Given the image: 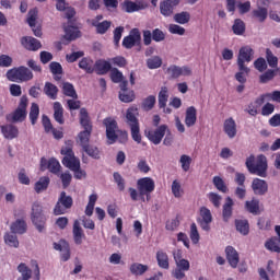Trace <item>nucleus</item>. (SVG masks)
<instances>
[{
    "mask_svg": "<svg viewBox=\"0 0 280 280\" xmlns=\"http://www.w3.org/2000/svg\"><path fill=\"white\" fill-rule=\"evenodd\" d=\"M246 167L250 174L266 178V172L268 171V160L265 155H258L255 163V155H250L246 160Z\"/></svg>",
    "mask_w": 280,
    "mask_h": 280,
    "instance_id": "obj_1",
    "label": "nucleus"
},
{
    "mask_svg": "<svg viewBox=\"0 0 280 280\" xmlns=\"http://www.w3.org/2000/svg\"><path fill=\"white\" fill-rule=\"evenodd\" d=\"M137 115H139V109L136 107L128 108L126 113V124L130 128L133 141H136V143H141V129L139 127Z\"/></svg>",
    "mask_w": 280,
    "mask_h": 280,
    "instance_id": "obj_2",
    "label": "nucleus"
},
{
    "mask_svg": "<svg viewBox=\"0 0 280 280\" xmlns=\"http://www.w3.org/2000/svg\"><path fill=\"white\" fill-rule=\"evenodd\" d=\"M27 96H22L18 108L5 116L7 121L10 124H21L27 117Z\"/></svg>",
    "mask_w": 280,
    "mask_h": 280,
    "instance_id": "obj_3",
    "label": "nucleus"
},
{
    "mask_svg": "<svg viewBox=\"0 0 280 280\" xmlns=\"http://www.w3.org/2000/svg\"><path fill=\"white\" fill-rule=\"evenodd\" d=\"M7 78L10 82H30L34 79V73L27 67H19L8 70Z\"/></svg>",
    "mask_w": 280,
    "mask_h": 280,
    "instance_id": "obj_4",
    "label": "nucleus"
},
{
    "mask_svg": "<svg viewBox=\"0 0 280 280\" xmlns=\"http://www.w3.org/2000/svg\"><path fill=\"white\" fill-rule=\"evenodd\" d=\"M253 56H255V50L252 49L250 46H243L238 50L237 56V65L240 71L246 72V75L250 73V69L244 65L245 62H250L253 60Z\"/></svg>",
    "mask_w": 280,
    "mask_h": 280,
    "instance_id": "obj_5",
    "label": "nucleus"
},
{
    "mask_svg": "<svg viewBox=\"0 0 280 280\" xmlns=\"http://www.w3.org/2000/svg\"><path fill=\"white\" fill-rule=\"evenodd\" d=\"M61 154L63 155L62 165L68 167V170H78L80 167V159L73 153V148L70 144H67L61 149Z\"/></svg>",
    "mask_w": 280,
    "mask_h": 280,
    "instance_id": "obj_6",
    "label": "nucleus"
},
{
    "mask_svg": "<svg viewBox=\"0 0 280 280\" xmlns=\"http://www.w3.org/2000/svg\"><path fill=\"white\" fill-rule=\"evenodd\" d=\"M73 207V198L66 191H61L54 208V215H65Z\"/></svg>",
    "mask_w": 280,
    "mask_h": 280,
    "instance_id": "obj_7",
    "label": "nucleus"
},
{
    "mask_svg": "<svg viewBox=\"0 0 280 280\" xmlns=\"http://www.w3.org/2000/svg\"><path fill=\"white\" fill-rule=\"evenodd\" d=\"M45 214H43V206L40 203L35 202L32 207V221L33 224L36 226L39 233L45 231V222H46Z\"/></svg>",
    "mask_w": 280,
    "mask_h": 280,
    "instance_id": "obj_8",
    "label": "nucleus"
},
{
    "mask_svg": "<svg viewBox=\"0 0 280 280\" xmlns=\"http://www.w3.org/2000/svg\"><path fill=\"white\" fill-rule=\"evenodd\" d=\"M103 124L106 128L107 143L109 145H113V143L117 141V133L119 132V129L117 127V120H115L114 118H105L103 120Z\"/></svg>",
    "mask_w": 280,
    "mask_h": 280,
    "instance_id": "obj_9",
    "label": "nucleus"
},
{
    "mask_svg": "<svg viewBox=\"0 0 280 280\" xmlns=\"http://www.w3.org/2000/svg\"><path fill=\"white\" fill-rule=\"evenodd\" d=\"M137 187H138L140 198L144 200L143 196H148L149 194H152V191H154V187H155L154 179L150 177L140 178L137 182Z\"/></svg>",
    "mask_w": 280,
    "mask_h": 280,
    "instance_id": "obj_10",
    "label": "nucleus"
},
{
    "mask_svg": "<svg viewBox=\"0 0 280 280\" xmlns=\"http://www.w3.org/2000/svg\"><path fill=\"white\" fill-rule=\"evenodd\" d=\"M166 131L170 132V129H167V125H162L155 130L145 131V135L151 143H154V145H159V143L163 141V137H165Z\"/></svg>",
    "mask_w": 280,
    "mask_h": 280,
    "instance_id": "obj_11",
    "label": "nucleus"
},
{
    "mask_svg": "<svg viewBox=\"0 0 280 280\" xmlns=\"http://www.w3.org/2000/svg\"><path fill=\"white\" fill-rule=\"evenodd\" d=\"M37 19H38V11L36 9L31 10L27 14V23L30 27H32L34 36H37V38H40L43 36V28L40 27V24H38Z\"/></svg>",
    "mask_w": 280,
    "mask_h": 280,
    "instance_id": "obj_12",
    "label": "nucleus"
},
{
    "mask_svg": "<svg viewBox=\"0 0 280 280\" xmlns=\"http://www.w3.org/2000/svg\"><path fill=\"white\" fill-rule=\"evenodd\" d=\"M136 45H141V32H139V28L131 30L129 35L122 39V46L126 49H132Z\"/></svg>",
    "mask_w": 280,
    "mask_h": 280,
    "instance_id": "obj_13",
    "label": "nucleus"
},
{
    "mask_svg": "<svg viewBox=\"0 0 280 280\" xmlns=\"http://www.w3.org/2000/svg\"><path fill=\"white\" fill-rule=\"evenodd\" d=\"M199 226H201L202 231H211V222H213V215L211 214V210L206 207L200 209V219H198Z\"/></svg>",
    "mask_w": 280,
    "mask_h": 280,
    "instance_id": "obj_14",
    "label": "nucleus"
},
{
    "mask_svg": "<svg viewBox=\"0 0 280 280\" xmlns=\"http://www.w3.org/2000/svg\"><path fill=\"white\" fill-rule=\"evenodd\" d=\"M167 73L168 75L173 77V78H180V75L184 77H189L191 75V68L184 66V67H178V66H171L167 69Z\"/></svg>",
    "mask_w": 280,
    "mask_h": 280,
    "instance_id": "obj_15",
    "label": "nucleus"
},
{
    "mask_svg": "<svg viewBox=\"0 0 280 280\" xmlns=\"http://www.w3.org/2000/svg\"><path fill=\"white\" fill-rule=\"evenodd\" d=\"M223 130L229 139H235V137L237 136V124L235 122V119H225L223 122Z\"/></svg>",
    "mask_w": 280,
    "mask_h": 280,
    "instance_id": "obj_16",
    "label": "nucleus"
},
{
    "mask_svg": "<svg viewBox=\"0 0 280 280\" xmlns=\"http://www.w3.org/2000/svg\"><path fill=\"white\" fill-rule=\"evenodd\" d=\"M252 189L256 196H264L268 192V183L264 179L255 178L252 183Z\"/></svg>",
    "mask_w": 280,
    "mask_h": 280,
    "instance_id": "obj_17",
    "label": "nucleus"
},
{
    "mask_svg": "<svg viewBox=\"0 0 280 280\" xmlns=\"http://www.w3.org/2000/svg\"><path fill=\"white\" fill-rule=\"evenodd\" d=\"M21 44L25 49H28V51H38V49L43 47L40 40L34 37H22Z\"/></svg>",
    "mask_w": 280,
    "mask_h": 280,
    "instance_id": "obj_18",
    "label": "nucleus"
},
{
    "mask_svg": "<svg viewBox=\"0 0 280 280\" xmlns=\"http://www.w3.org/2000/svg\"><path fill=\"white\" fill-rule=\"evenodd\" d=\"M72 235H73L74 244H77V246L82 245V240L86 237V235L84 234V230H82V226H80L79 220H75L73 222Z\"/></svg>",
    "mask_w": 280,
    "mask_h": 280,
    "instance_id": "obj_19",
    "label": "nucleus"
},
{
    "mask_svg": "<svg viewBox=\"0 0 280 280\" xmlns=\"http://www.w3.org/2000/svg\"><path fill=\"white\" fill-rule=\"evenodd\" d=\"M226 259L231 266V268H237V264H240V254L233 246H228L225 248Z\"/></svg>",
    "mask_w": 280,
    "mask_h": 280,
    "instance_id": "obj_20",
    "label": "nucleus"
},
{
    "mask_svg": "<svg viewBox=\"0 0 280 280\" xmlns=\"http://www.w3.org/2000/svg\"><path fill=\"white\" fill-rule=\"evenodd\" d=\"M145 8H148V5L143 2H132L130 0L122 2V10L128 13L139 12V10H145Z\"/></svg>",
    "mask_w": 280,
    "mask_h": 280,
    "instance_id": "obj_21",
    "label": "nucleus"
},
{
    "mask_svg": "<svg viewBox=\"0 0 280 280\" xmlns=\"http://www.w3.org/2000/svg\"><path fill=\"white\" fill-rule=\"evenodd\" d=\"M196 121H198V110H196V107L190 106L186 109L185 124L187 128H191L196 126Z\"/></svg>",
    "mask_w": 280,
    "mask_h": 280,
    "instance_id": "obj_22",
    "label": "nucleus"
},
{
    "mask_svg": "<svg viewBox=\"0 0 280 280\" xmlns=\"http://www.w3.org/2000/svg\"><path fill=\"white\" fill-rule=\"evenodd\" d=\"M110 70V62L104 59H100L94 63V71L97 73V75H106V73H108Z\"/></svg>",
    "mask_w": 280,
    "mask_h": 280,
    "instance_id": "obj_23",
    "label": "nucleus"
},
{
    "mask_svg": "<svg viewBox=\"0 0 280 280\" xmlns=\"http://www.w3.org/2000/svg\"><path fill=\"white\" fill-rule=\"evenodd\" d=\"M10 229L11 233H14V235H23L27 232V224L24 220L18 219L11 224Z\"/></svg>",
    "mask_w": 280,
    "mask_h": 280,
    "instance_id": "obj_24",
    "label": "nucleus"
},
{
    "mask_svg": "<svg viewBox=\"0 0 280 280\" xmlns=\"http://www.w3.org/2000/svg\"><path fill=\"white\" fill-rule=\"evenodd\" d=\"M1 132L4 139H16L19 137V128L14 125L1 126Z\"/></svg>",
    "mask_w": 280,
    "mask_h": 280,
    "instance_id": "obj_25",
    "label": "nucleus"
},
{
    "mask_svg": "<svg viewBox=\"0 0 280 280\" xmlns=\"http://www.w3.org/2000/svg\"><path fill=\"white\" fill-rule=\"evenodd\" d=\"M233 199L231 197H228L225 199V203L223 205V211H222V218L224 222H229L231 220V217L233 215Z\"/></svg>",
    "mask_w": 280,
    "mask_h": 280,
    "instance_id": "obj_26",
    "label": "nucleus"
},
{
    "mask_svg": "<svg viewBox=\"0 0 280 280\" xmlns=\"http://www.w3.org/2000/svg\"><path fill=\"white\" fill-rule=\"evenodd\" d=\"M54 119L57 124H65V108L59 102L54 103Z\"/></svg>",
    "mask_w": 280,
    "mask_h": 280,
    "instance_id": "obj_27",
    "label": "nucleus"
},
{
    "mask_svg": "<svg viewBox=\"0 0 280 280\" xmlns=\"http://www.w3.org/2000/svg\"><path fill=\"white\" fill-rule=\"evenodd\" d=\"M80 124L84 130H93V125H91V118L89 117L86 108L80 109Z\"/></svg>",
    "mask_w": 280,
    "mask_h": 280,
    "instance_id": "obj_28",
    "label": "nucleus"
},
{
    "mask_svg": "<svg viewBox=\"0 0 280 280\" xmlns=\"http://www.w3.org/2000/svg\"><path fill=\"white\" fill-rule=\"evenodd\" d=\"M158 266L164 270H170V257L163 250L156 253Z\"/></svg>",
    "mask_w": 280,
    "mask_h": 280,
    "instance_id": "obj_29",
    "label": "nucleus"
},
{
    "mask_svg": "<svg viewBox=\"0 0 280 280\" xmlns=\"http://www.w3.org/2000/svg\"><path fill=\"white\" fill-rule=\"evenodd\" d=\"M129 270L131 275H135V277H141V275H145V272H148V266L139 262H133L130 265Z\"/></svg>",
    "mask_w": 280,
    "mask_h": 280,
    "instance_id": "obj_30",
    "label": "nucleus"
},
{
    "mask_svg": "<svg viewBox=\"0 0 280 280\" xmlns=\"http://www.w3.org/2000/svg\"><path fill=\"white\" fill-rule=\"evenodd\" d=\"M265 248L270 253H280V240L277 236L271 237L265 243Z\"/></svg>",
    "mask_w": 280,
    "mask_h": 280,
    "instance_id": "obj_31",
    "label": "nucleus"
},
{
    "mask_svg": "<svg viewBox=\"0 0 280 280\" xmlns=\"http://www.w3.org/2000/svg\"><path fill=\"white\" fill-rule=\"evenodd\" d=\"M44 93L49 97L50 100H57L58 97V86L50 82H46L44 86Z\"/></svg>",
    "mask_w": 280,
    "mask_h": 280,
    "instance_id": "obj_32",
    "label": "nucleus"
},
{
    "mask_svg": "<svg viewBox=\"0 0 280 280\" xmlns=\"http://www.w3.org/2000/svg\"><path fill=\"white\" fill-rule=\"evenodd\" d=\"M252 16L259 21V23H264L268 19V9L259 7L252 12Z\"/></svg>",
    "mask_w": 280,
    "mask_h": 280,
    "instance_id": "obj_33",
    "label": "nucleus"
},
{
    "mask_svg": "<svg viewBox=\"0 0 280 280\" xmlns=\"http://www.w3.org/2000/svg\"><path fill=\"white\" fill-rule=\"evenodd\" d=\"M174 8L176 7L165 0L160 2V13L162 16H172L174 14Z\"/></svg>",
    "mask_w": 280,
    "mask_h": 280,
    "instance_id": "obj_34",
    "label": "nucleus"
},
{
    "mask_svg": "<svg viewBox=\"0 0 280 280\" xmlns=\"http://www.w3.org/2000/svg\"><path fill=\"white\" fill-rule=\"evenodd\" d=\"M232 32L236 36H244V33L246 32V24L244 23V21L236 19L232 26Z\"/></svg>",
    "mask_w": 280,
    "mask_h": 280,
    "instance_id": "obj_35",
    "label": "nucleus"
},
{
    "mask_svg": "<svg viewBox=\"0 0 280 280\" xmlns=\"http://www.w3.org/2000/svg\"><path fill=\"white\" fill-rule=\"evenodd\" d=\"M65 32L66 40H75V38H80V30L75 26H68L65 28Z\"/></svg>",
    "mask_w": 280,
    "mask_h": 280,
    "instance_id": "obj_36",
    "label": "nucleus"
},
{
    "mask_svg": "<svg viewBox=\"0 0 280 280\" xmlns=\"http://www.w3.org/2000/svg\"><path fill=\"white\" fill-rule=\"evenodd\" d=\"M236 231L241 233V235H248L250 231V226L248 225L247 220H235Z\"/></svg>",
    "mask_w": 280,
    "mask_h": 280,
    "instance_id": "obj_37",
    "label": "nucleus"
},
{
    "mask_svg": "<svg viewBox=\"0 0 280 280\" xmlns=\"http://www.w3.org/2000/svg\"><path fill=\"white\" fill-rule=\"evenodd\" d=\"M18 271L22 276V279H18V280H31L32 279V269H30V267H27V265L25 262H21L18 266Z\"/></svg>",
    "mask_w": 280,
    "mask_h": 280,
    "instance_id": "obj_38",
    "label": "nucleus"
},
{
    "mask_svg": "<svg viewBox=\"0 0 280 280\" xmlns=\"http://www.w3.org/2000/svg\"><path fill=\"white\" fill-rule=\"evenodd\" d=\"M175 23H178L179 25H185L189 21H191V14L187 11H183L180 13H177L174 15Z\"/></svg>",
    "mask_w": 280,
    "mask_h": 280,
    "instance_id": "obj_39",
    "label": "nucleus"
},
{
    "mask_svg": "<svg viewBox=\"0 0 280 280\" xmlns=\"http://www.w3.org/2000/svg\"><path fill=\"white\" fill-rule=\"evenodd\" d=\"M79 67L80 69H83V71H85L86 73H93V71H95L93 60L90 58H83L79 62Z\"/></svg>",
    "mask_w": 280,
    "mask_h": 280,
    "instance_id": "obj_40",
    "label": "nucleus"
},
{
    "mask_svg": "<svg viewBox=\"0 0 280 280\" xmlns=\"http://www.w3.org/2000/svg\"><path fill=\"white\" fill-rule=\"evenodd\" d=\"M49 187V177H40L35 184L36 194H43Z\"/></svg>",
    "mask_w": 280,
    "mask_h": 280,
    "instance_id": "obj_41",
    "label": "nucleus"
},
{
    "mask_svg": "<svg viewBox=\"0 0 280 280\" xmlns=\"http://www.w3.org/2000/svg\"><path fill=\"white\" fill-rule=\"evenodd\" d=\"M93 27H96L97 34H106L110 30V21H103L101 23L92 22Z\"/></svg>",
    "mask_w": 280,
    "mask_h": 280,
    "instance_id": "obj_42",
    "label": "nucleus"
},
{
    "mask_svg": "<svg viewBox=\"0 0 280 280\" xmlns=\"http://www.w3.org/2000/svg\"><path fill=\"white\" fill-rule=\"evenodd\" d=\"M4 244H7V246H10L11 248H19V237H16V235L14 234L5 233Z\"/></svg>",
    "mask_w": 280,
    "mask_h": 280,
    "instance_id": "obj_43",
    "label": "nucleus"
},
{
    "mask_svg": "<svg viewBox=\"0 0 280 280\" xmlns=\"http://www.w3.org/2000/svg\"><path fill=\"white\" fill-rule=\"evenodd\" d=\"M170 98V94L167 93V88L163 86L161 88V91L159 93V106L160 108H165L167 106V100Z\"/></svg>",
    "mask_w": 280,
    "mask_h": 280,
    "instance_id": "obj_44",
    "label": "nucleus"
},
{
    "mask_svg": "<svg viewBox=\"0 0 280 280\" xmlns=\"http://www.w3.org/2000/svg\"><path fill=\"white\" fill-rule=\"evenodd\" d=\"M266 59H267L269 67H271L272 69H277V67L279 65V58H277V56H275V54H272V50H270V48L266 49Z\"/></svg>",
    "mask_w": 280,
    "mask_h": 280,
    "instance_id": "obj_45",
    "label": "nucleus"
},
{
    "mask_svg": "<svg viewBox=\"0 0 280 280\" xmlns=\"http://www.w3.org/2000/svg\"><path fill=\"white\" fill-rule=\"evenodd\" d=\"M62 91H63V94L67 95V97H72V100H78V93L75 92V88H73V84L63 83Z\"/></svg>",
    "mask_w": 280,
    "mask_h": 280,
    "instance_id": "obj_46",
    "label": "nucleus"
},
{
    "mask_svg": "<svg viewBox=\"0 0 280 280\" xmlns=\"http://www.w3.org/2000/svg\"><path fill=\"white\" fill-rule=\"evenodd\" d=\"M172 194L175 198H183L185 191L183 190V186H180V182L174 180L171 186Z\"/></svg>",
    "mask_w": 280,
    "mask_h": 280,
    "instance_id": "obj_47",
    "label": "nucleus"
},
{
    "mask_svg": "<svg viewBox=\"0 0 280 280\" xmlns=\"http://www.w3.org/2000/svg\"><path fill=\"white\" fill-rule=\"evenodd\" d=\"M96 202H97V195H91L89 197V203L85 208V215H89V218H91V215H93V210L95 209Z\"/></svg>",
    "mask_w": 280,
    "mask_h": 280,
    "instance_id": "obj_48",
    "label": "nucleus"
},
{
    "mask_svg": "<svg viewBox=\"0 0 280 280\" xmlns=\"http://www.w3.org/2000/svg\"><path fill=\"white\" fill-rule=\"evenodd\" d=\"M38 115H40V108L38 107V104L33 103L30 110V119L33 126L36 124Z\"/></svg>",
    "mask_w": 280,
    "mask_h": 280,
    "instance_id": "obj_49",
    "label": "nucleus"
},
{
    "mask_svg": "<svg viewBox=\"0 0 280 280\" xmlns=\"http://www.w3.org/2000/svg\"><path fill=\"white\" fill-rule=\"evenodd\" d=\"M93 132V130H89V129H84L83 131H81L79 133V141L82 145V148H84V145H89V141L91 139V133Z\"/></svg>",
    "mask_w": 280,
    "mask_h": 280,
    "instance_id": "obj_50",
    "label": "nucleus"
},
{
    "mask_svg": "<svg viewBox=\"0 0 280 280\" xmlns=\"http://www.w3.org/2000/svg\"><path fill=\"white\" fill-rule=\"evenodd\" d=\"M163 65V60L159 56L151 57L147 60V67L150 69H159Z\"/></svg>",
    "mask_w": 280,
    "mask_h": 280,
    "instance_id": "obj_51",
    "label": "nucleus"
},
{
    "mask_svg": "<svg viewBox=\"0 0 280 280\" xmlns=\"http://www.w3.org/2000/svg\"><path fill=\"white\" fill-rule=\"evenodd\" d=\"M155 104L156 97L154 95H150L143 101L142 108L143 110H152Z\"/></svg>",
    "mask_w": 280,
    "mask_h": 280,
    "instance_id": "obj_52",
    "label": "nucleus"
},
{
    "mask_svg": "<svg viewBox=\"0 0 280 280\" xmlns=\"http://www.w3.org/2000/svg\"><path fill=\"white\" fill-rule=\"evenodd\" d=\"M83 150L92 159H100V149H97V147H93V145L88 144V145L83 147Z\"/></svg>",
    "mask_w": 280,
    "mask_h": 280,
    "instance_id": "obj_53",
    "label": "nucleus"
},
{
    "mask_svg": "<svg viewBox=\"0 0 280 280\" xmlns=\"http://www.w3.org/2000/svg\"><path fill=\"white\" fill-rule=\"evenodd\" d=\"M119 100H120V102H125V104L133 102L135 101V92L133 91L119 92Z\"/></svg>",
    "mask_w": 280,
    "mask_h": 280,
    "instance_id": "obj_54",
    "label": "nucleus"
},
{
    "mask_svg": "<svg viewBox=\"0 0 280 280\" xmlns=\"http://www.w3.org/2000/svg\"><path fill=\"white\" fill-rule=\"evenodd\" d=\"M179 163L184 172H189V167H191V158L189 155L184 154L180 156Z\"/></svg>",
    "mask_w": 280,
    "mask_h": 280,
    "instance_id": "obj_55",
    "label": "nucleus"
},
{
    "mask_svg": "<svg viewBox=\"0 0 280 280\" xmlns=\"http://www.w3.org/2000/svg\"><path fill=\"white\" fill-rule=\"evenodd\" d=\"M110 78L113 82L119 84V82H122L124 80V73H121V71H119L117 68H113L110 70Z\"/></svg>",
    "mask_w": 280,
    "mask_h": 280,
    "instance_id": "obj_56",
    "label": "nucleus"
},
{
    "mask_svg": "<svg viewBox=\"0 0 280 280\" xmlns=\"http://www.w3.org/2000/svg\"><path fill=\"white\" fill-rule=\"evenodd\" d=\"M213 185L219 191H222L223 194H226V191H229V188H226V185H224V180L221 179L220 176L213 177Z\"/></svg>",
    "mask_w": 280,
    "mask_h": 280,
    "instance_id": "obj_57",
    "label": "nucleus"
},
{
    "mask_svg": "<svg viewBox=\"0 0 280 280\" xmlns=\"http://www.w3.org/2000/svg\"><path fill=\"white\" fill-rule=\"evenodd\" d=\"M114 180L119 189V191H124L126 189V179L119 173H114Z\"/></svg>",
    "mask_w": 280,
    "mask_h": 280,
    "instance_id": "obj_58",
    "label": "nucleus"
},
{
    "mask_svg": "<svg viewBox=\"0 0 280 280\" xmlns=\"http://www.w3.org/2000/svg\"><path fill=\"white\" fill-rule=\"evenodd\" d=\"M190 240L192 244H198V242H200V234L198 233V226H196V223L190 225Z\"/></svg>",
    "mask_w": 280,
    "mask_h": 280,
    "instance_id": "obj_59",
    "label": "nucleus"
},
{
    "mask_svg": "<svg viewBox=\"0 0 280 280\" xmlns=\"http://www.w3.org/2000/svg\"><path fill=\"white\" fill-rule=\"evenodd\" d=\"M60 162H58V160L56 159H50L48 161V170L49 172H51L52 174H58L60 172Z\"/></svg>",
    "mask_w": 280,
    "mask_h": 280,
    "instance_id": "obj_60",
    "label": "nucleus"
},
{
    "mask_svg": "<svg viewBox=\"0 0 280 280\" xmlns=\"http://www.w3.org/2000/svg\"><path fill=\"white\" fill-rule=\"evenodd\" d=\"M168 32L171 34H177V36H185V27L177 24H170Z\"/></svg>",
    "mask_w": 280,
    "mask_h": 280,
    "instance_id": "obj_61",
    "label": "nucleus"
},
{
    "mask_svg": "<svg viewBox=\"0 0 280 280\" xmlns=\"http://www.w3.org/2000/svg\"><path fill=\"white\" fill-rule=\"evenodd\" d=\"M152 39L155 43H161V42L165 40V33H163V31H161L160 28H155L152 32Z\"/></svg>",
    "mask_w": 280,
    "mask_h": 280,
    "instance_id": "obj_62",
    "label": "nucleus"
},
{
    "mask_svg": "<svg viewBox=\"0 0 280 280\" xmlns=\"http://www.w3.org/2000/svg\"><path fill=\"white\" fill-rule=\"evenodd\" d=\"M208 197H209L210 202H212V205L214 207H217V209H219V207H220V205L222 202V196H220V195H218L215 192H210L208 195Z\"/></svg>",
    "mask_w": 280,
    "mask_h": 280,
    "instance_id": "obj_63",
    "label": "nucleus"
},
{
    "mask_svg": "<svg viewBox=\"0 0 280 280\" xmlns=\"http://www.w3.org/2000/svg\"><path fill=\"white\" fill-rule=\"evenodd\" d=\"M246 209L249 211V213H257V211H259V201H246Z\"/></svg>",
    "mask_w": 280,
    "mask_h": 280,
    "instance_id": "obj_64",
    "label": "nucleus"
}]
</instances>
